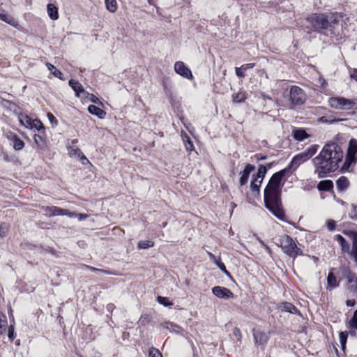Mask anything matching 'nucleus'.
I'll return each mask as SVG.
<instances>
[{"instance_id": "f257e3e1", "label": "nucleus", "mask_w": 357, "mask_h": 357, "mask_svg": "<svg viewBox=\"0 0 357 357\" xmlns=\"http://www.w3.org/2000/svg\"><path fill=\"white\" fill-rule=\"evenodd\" d=\"M291 167L275 173L270 178L264 190V203L266 207L280 220L284 218V211L280 208V183L283 177L290 171Z\"/></svg>"}, {"instance_id": "f03ea898", "label": "nucleus", "mask_w": 357, "mask_h": 357, "mask_svg": "<svg viewBox=\"0 0 357 357\" xmlns=\"http://www.w3.org/2000/svg\"><path fill=\"white\" fill-rule=\"evenodd\" d=\"M343 155L342 149L336 143L326 144L315 158L316 171L319 176L321 177V174L335 172L338 168Z\"/></svg>"}, {"instance_id": "7ed1b4c3", "label": "nucleus", "mask_w": 357, "mask_h": 357, "mask_svg": "<svg viewBox=\"0 0 357 357\" xmlns=\"http://www.w3.org/2000/svg\"><path fill=\"white\" fill-rule=\"evenodd\" d=\"M342 17V14L337 13L330 15L316 14L314 17V31L324 29L333 32Z\"/></svg>"}, {"instance_id": "20e7f679", "label": "nucleus", "mask_w": 357, "mask_h": 357, "mask_svg": "<svg viewBox=\"0 0 357 357\" xmlns=\"http://www.w3.org/2000/svg\"><path fill=\"white\" fill-rule=\"evenodd\" d=\"M356 104V102L354 100L344 97H332L328 99L329 106L335 109L350 110Z\"/></svg>"}, {"instance_id": "39448f33", "label": "nucleus", "mask_w": 357, "mask_h": 357, "mask_svg": "<svg viewBox=\"0 0 357 357\" xmlns=\"http://www.w3.org/2000/svg\"><path fill=\"white\" fill-rule=\"evenodd\" d=\"M279 244L284 253L290 257L297 255L298 248L293 239L288 235L281 236L279 238Z\"/></svg>"}, {"instance_id": "423d86ee", "label": "nucleus", "mask_w": 357, "mask_h": 357, "mask_svg": "<svg viewBox=\"0 0 357 357\" xmlns=\"http://www.w3.org/2000/svg\"><path fill=\"white\" fill-rule=\"evenodd\" d=\"M305 99L303 91L297 86H293L289 91V100L294 105H301Z\"/></svg>"}, {"instance_id": "0eeeda50", "label": "nucleus", "mask_w": 357, "mask_h": 357, "mask_svg": "<svg viewBox=\"0 0 357 357\" xmlns=\"http://www.w3.org/2000/svg\"><path fill=\"white\" fill-rule=\"evenodd\" d=\"M347 290L353 296L357 294V277L354 273L348 272L345 275Z\"/></svg>"}, {"instance_id": "6e6552de", "label": "nucleus", "mask_w": 357, "mask_h": 357, "mask_svg": "<svg viewBox=\"0 0 357 357\" xmlns=\"http://www.w3.org/2000/svg\"><path fill=\"white\" fill-rule=\"evenodd\" d=\"M312 157V148L309 147L306 151L302 152L296 155H295L289 166L291 168L294 166H298L302 162L309 160Z\"/></svg>"}, {"instance_id": "1a4fd4ad", "label": "nucleus", "mask_w": 357, "mask_h": 357, "mask_svg": "<svg viewBox=\"0 0 357 357\" xmlns=\"http://www.w3.org/2000/svg\"><path fill=\"white\" fill-rule=\"evenodd\" d=\"M174 70L182 77L192 79L193 78L191 70L185 66L183 62L177 61L174 64Z\"/></svg>"}, {"instance_id": "9d476101", "label": "nucleus", "mask_w": 357, "mask_h": 357, "mask_svg": "<svg viewBox=\"0 0 357 357\" xmlns=\"http://www.w3.org/2000/svg\"><path fill=\"white\" fill-rule=\"evenodd\" d=\"M252 335L254 337L255 344L261 345L262 347L266 345L269 339L268 335L265 332H262L255 328L252 330Z\"/></svg>"}, {"instance_id": "9b49d317", "label": "nucleus", "mask_w": 357, "mask_h": 357, "mask_svg": "<svg viewBox=\"0 0 357 357\" xmlns=\"http://www.w3.org/2000/svg\"><path fill=\"white\" fill-rule=\"evenodd\" d=\"M213 294L220 298H232L233 293L227 288L216 286L212 289Z\"/></svg>"}, {"instance_id": "f8f14e48", "label": "nucleus", "mask_w": 357, "mask_h": 357, "mask_svg": "<svg viewBox=\"0 0 357 357\" xmlns=\"http://www.w3.org/2000/svg\"><path fill=\"white\" fill-rule=\"evenodd\" d=\"M255 169V167L254 165L248 164L244 170L240 172L241 176L239 178V183L241 185H243L248 183L250 173Z\"/></svg>"}, {"instance_id": "ddd939ff", "label": "nucleus", "mask_w": 357, "mask_h": 357, "mask_svg": "<svg viewBox=\"0 0 357 357\" xmlns=\"http://www.w3.org/2000/svg\"><path fill=\"white\" fill-rule=\"evenodd\" d=\"M43 211L50 217L63 215V213L65 212L64 208L57 206H45L43 207Z\"/></svg>"}, {"instance_id": "4468645a", "label": "nucleus", "mask_w": 357, "mask_h": 357, "mask_svg": "<svg viewBox=\"0 0 357 357\" xmlns=\"http://www.w3.org/2000/svg\"><path fill=\"white\" fill-rule=\"evenodd\" d=\"M350 182L346 176H340L336 181L337 188L339 191L345 192L349 187Z\"/></svg>"}, {"instance_id": "2eb2a0df", "label": "nucleus", "mask_w": 357, "mask_h": 357, "mask_svg": "<svg viewBox=\"0 0 357 357\" xmlns=\"http://www.w3.org/2000/svg\"><path fill=\"white\" fill-rule=\"evenodd\" d=\"M333 188V182L331 180H323L317 184V189L319 191L329 192Z\"/></svg>"}, {"instance_id": "dca6fc26", "label": "nucleus", "mask_w": 357, "mask_h": 357, "mask_svg": "<svg viewBox=\"0 0 357 357\" xmlns=\"http://www.w3.org/2000/svg\"><path fill=\"white\" fill-rule=\"evenodd\" d=\"M347 155L357 158V140L356 139H351L349 141Z\"/></svg>"}, {"instance_id": "f3484780", "label": "nucleus", "mask_w": 357, "mask_h": 357, "mask_svg": "<svg viewBox=\"0 0 357 357\" xmlns=\"http://www.w3.org/2000/svg\"><path fill=\"white\" fill-rule=\"evenodd\" d=\"M88 111L89 113L96 115L99 119H103L106 115V112L104 110L93 105H91L88 107Z\"/></svg>"}, {"instance_id": "a211bd4d", "label": "nucleus", "mask_w": 357, "mask_h": 357, "mask_svg": "<svg viewBox=\"0 0 357 357\" xmlns=\"http://www.w3.org/2000/svg\"><path fill=\"white\" fill-rule=\"evenodd\" d=\"M0 20L12 26H15L17 24L15 19L6 13L2 8H0Z\"/></svg>"}, {"instance_id": "6ab92c4d", "label": "nucleus", "mask_w": 357, "mask_h": 357, "mask_svg": "<svg viewBox=\"0 0 357 357\" xmlns=\"http://www.w3.org/2000/svg\"><path fill=\"white\" fill-rule=\"evenodd\" d=\"M339 285V280L333 273H329L327 278V287L326 289L331 290Z\"/></svg>"}, {"instance_id": "aec40b11", "label": "nucleus", "mask_w": 357, "mask_h": 357, "mask_svg": "<svg viewBox=\"0 0 357 357\" xmlns=\"http://www.w3.org/2000/svg\"><path fill=\"white\" fill-rule=\"evenodd\" d=\"M18 119H19V121L21 123V125L24 126V127H26L27 128L32 129L31 124H32L33 120L29 116H28L26 114H20L18 116Z\"/></svg>"}, {"instance_id": "412c9836", "label": "nucleus", "mask_w": 357, "mask_h": 357, "mask_svg": "<svg viewBox=\"0 0 357 357\" xmlns=\"http://www.w3.org/2000/svg\"><path fill=\"white\" fill-rule=\"evenodd\" d=\"M47 10L48 15L52 20H56L59 18L58 8L54 4L49 3Z\"/></svg>"}, {"instance_id": "4be33fe9", "label": "nucleus", "mask_w": 357, "mask_h": 357, "mask_svg": "<svg viewBox=\"0 0 357 357\" xmlns=\"http://www.w3.org/2000/svg\"><path fill=\"white\" fill-rule=\"evenodd\" d=\"M356 162L357 158H353L347 155L344 164L342 167V169L343 171H348L352 165H354L356 163Z\"/></svg>"}, {"instance_id": "5701e85b", "label": "nucleus", "mask_w": 357, "mask_h": 357, "mask_svg": "<svg viewBox=\"0 0 357 357\" xmlns=\"http://www.w3.org/2000/svg\"><path fill=\"white\" fill-rule=\"evenodd\" d=\"M69 85L75 91V92L76 93V95L77 96H79L80 93L84 92V88L78 81H75L74 79H70L69 81Z\"/></svg>"}, {"instance_id": "b1692460", "label": "nucleus", "mask_w": 357, "mask_h": 357, "mask_svg": "<svg viewBox=\"0 0 357 357\" xmlns=\"http://www.w3.org/2000/svg\"><path fill=\"white\" fill-rule=\"evenodd\" d=\"M280 308L282 311L291 314H296L298 312L297 308L293 304L288 302L282 303L280 305Z\"/></svg>"}, {"instance_id": "393cba45", "label": "nucleus", "mask_w": 357, "mask_h": 357, "mask_svg": "<svg viewBox=\"0 0 357 357\" xmlns=\"http://www.w3.org/2000/svg\"><path fill=\"white\" fill-rule=\"evenodd\" d=\"M255 174L252 176V180L250 183V189L257 195L259 194V187L262 183L261 180H259L258 178H254Z\"/></svg>"}, {"instance_id": "a878e982", "label": "nucleus", "mask_w": 357, "mask_h": 357, "mask_svg": "<svg viewBox=\"0 0 357 357\" xmlns=\"http://www.w3.org/2000/svg\"><path fill=\"white\" fill-rule=\"evenodd\" d=\"M293 136L296 140L302 141L304 139L307 138L309 135H307L305 130L297 129L294 130Z\"/></svg>"}, {"instance_id": "bb28decb", "label": "nucleus", "mask_w": 357, "mask_h": 357, "mask_svg": "<svg viewBox=\"0 0 357 357\" xmlns=\"http://www.w3.org/2000/svg\"><path fill=\"white\" fill-rule=\"evenodd\" d=\"M82 266L92 271V272L102 273H105L107 275H117V273L115 272L107 271V270L99 269V268H97L89 266V265L83 264Z\"/></svg>"}, {"instance_id": "cd10ccee", "label": "nucleus", "mask_w": 357, "mask_h": 357, "mask_svg": "<svg viewBox=\"0 0 357 357\" xmlns=\"http://www.w3.org/2000/svg\"><path fill=\"white\" fill-rule=\"evenodd\" d=\"M335 239L342 246L344 252H348L349 250V245L346 242L345 239L340 234L335 236Z\"/></svg>"}, {"instance_id": "c85d7f7f", "label": "nucleus", "mask_w": 357, "mask_h": 357, "mask_svg": "<svg viewBox=\"0 0 357 357\" xmlns=\"http://www.w3.org/2000/svg\"><path fill=\"white\" fill-rule=\"evenodd\" d=\"M46 66L48 70L51 72L52 75H54V77H58L60 79H63L62 77L63 73L59 70H58L54 66L50 63H47Z\"/></svg>"}, {"instance_id": "c756f323", "label": "nucleus", "mask_w": 357, "mask_h": 357, "mask_svg": "<svg viewBox=\"0 0 357 357\" xmlns=\"http://www.w3.org/2000/svg\"><path fill=\"white\" fill-rule=\"evenodd\" d=\"M267 172V168L266 166L263 165H260L258 168V172L256 175H255L254 178H258L259 180L263 181L266 174Z\"/></svg>"}, {"instance_id": "7c9ffc66", "label": "nucleus", "mask_w": 357, "mask_h": 357, "mask_svg": "<svg viewBox=\"0 0 357 357\" xmlns=\"http://www.w3.org/2000/svg\"><path fill=\"white\" fill-rule=\"evenodd\" d=\"M7 326L8 323L6 316L0 312V335L6 332Z\"/></svg>"}, {"instance_id": "2f4dec72", "label": "nucleus", "mask_w": 357, "mask_h": 357, "mask_svg": "<svg viewBox=\"0 0 357 357\" xmlns=\"http://www.w3.org/2000/svg\"><path fill=\"white\" fill-rule=\"evenodd\" d=\"M24 146V142L20 139L18 137L15 136L13 138V148L17 150L20 151L22 149Z\"/></svg>"}, {"instance_id": "473e14b6", "label": "nucleus", "mask_w": 357, "mask_h": 357, "mask_svg": "<svg viewBox=\"0 0 357 357\" xmlns=\"http://www.w3.org/2000/svg\"><path fill=\"white\" fill-rule=\"evenodd\" d=\"M105 5L107 9L111 12L114 13L116 10V0H105Z\"/></svg>"}, {"instance_id": "72a5a7b5", "label": "nucleus", "mask_w": 357, "mask_h": 357, "mask_svg": "<svg viewBox=\"0 0 357 357\" xmlns=\"http://www.w3.org/2000/svg\"><path fill=\"white\" fill-rule=\"evenodd\" d=\"M352 239H353L352 253H353V256L355 259V261L357 263V233L352 234Z\"/></svg>"}, {"instance_id": "f704fd0d", "label": "nucleus", "mask_w": 357, "mask_h": 357, "mask_svg": "<svg viewBox=\"0 0 357 357\" xmlns=\"http://www.w3.org/2000/svg\"><path fill=\"white\" fill-rule=\"evenodd\" d=\"M33 139L39 148L43 149L45 147V142L40 135L35 134L33 136Z\"/></svg>"}, {"instance_id": "c9c22d12", "label": "nucleus", "mask_w": 357, "mask_h": 357, "mask_svg": "<svg viewBox=\"0 0 357 357\" xmlns=\"http://www.w3.org/2000/svg\"><path fill=\"white\" fill-rule=\"evenodd\" d=\"M233 101L235 102H241L246 99L244 92H238L233 95Z\"/></svg>"}, {"instance_id": "e433bc0d", "label": "nucleus", "mask_w": 357, "mask_h": 357, "mask_svg": "<svg viewBox=\"0 0 357 357\" xmlns=\"http://www.w3.org/2000/svg\"><path fill=\"white\" fill-rule=\"evenodd\" d=\"M154 245V243L152 241H140L138 243V247L140 249H146L152 248Z\"/></svg>"}, {"instance_id": "4c0bfd02", "label": "nucleus", "mask_w": 357, "mask_h": 357, "mask_svg": "<svg viewBox=\"0 0 357 357\" xmlns=\"http://www.w3.org/2000/svg\"><path fill=\"white\" fill-rule=\"evenodd\" d=\"M349 218L353 220H357V204H351L349 212Z\"/></svg>"}, {"instance_id": "58836bf2", "label": "nucleus", "mask_w": 357, "mask_h": 357, "mask_svg": "<svg viewBox=\"0 0 357 357\" xmlns=\"http://www.w3.org/2000/svg\"><path fill=\"white\" fill-rule=\"evenodd\" d=\"M340 342L341 344V347L342 349H344L347 340V332H340L339 334Z\"/></svg>"}, {"instance_id": "ea45409f", "label": "nucleus", "mask_w": 357, "mask_h": 357, "mask_svg": "<svg viewBox=\"0 0 357 357\" xmlns=\"http://www.w3.org/2000/svg\"><path fill=\"white\" fill-rule=\"evenodd\" d=\"M349 324L351 328L357 329V310L354 312L352 318L349 320Z\"/></svg>"}, {"instance_id": "a19ab883", "label": "nucleus", "mask_w": 357, "mask_h": 357, "mask_svg": "<svg viewBox=\"0 0 357 357\" xmlns=\"http://www.w3.org/2000/svg\"><path fill=\"white\" fill-rule=\"evenodd\" d=\"M8 231V225L5 222H2L0 225V236L4 237L6 236Z\"/></svg>"}, {"instance_id": "79ce46f5", "label": "nucleus", "mask_w": 357, "mask_h": 357, "mask_svg": "<svg viewBox=\"0 0 357 357\" xmlns=\"http://www.w3.org/2000/svg\"><path fill=\"white\" fill-rule=\"evenodd\" d=\"M157 301L160 304H162L165 306H171L173 305L172 303L169 302V300L167 297L159 296L157 297Z\"/></svg>"}, {"instance_id": "37998d69", "label": "nucleus", "mask_w": 357, "mask_h": 357, "mask_svg": "<svg viewBox=\"0 0 357 357\" xmlns=\"http://www.w3.org/2000/svg\"><path fill=\"white\" fill-rule=\"evenodd\" d=\"M185 139H183L184 142H185V149L187 151H192L194 149V146H193V144L192 142V141H190V137H188V136H185Z\"/></svg>"}, {"instance_id": "c03bdc74", "label": "nucleus", "mask_w": 357, "mask_h": 357, "mask_svg": "<svg viewBox=\"0 0 357 357\" xmlns=\"http://www.w3.org/2000/svg\"><path fill=\"white\" fill-rule=\"evenodd\" d=\"M215 264L226 275L231 277L230 273L226 269L225 264L222 261H220V260H216Z\"/></svg>"}, {"instance_id": "a18cd8bd", "label": "nucleus", "mask_w": 357, "mask_h": 357, "mask_svg": "<svg viewBox=\"0 0 357 357\" xmlns=\"http://www.w3.org/2000/svg\"><path fill=\"white\" fill-rule=\"evenodd\" d=\"M31 126L32 128H36L38 130H40L44 128L42 122L38 119L33 120Z\"/></svg>"}, {"instance_id": "49530a36", "label": "nucleus", "mask_w": 357, "mask_h": 357, "mask_svg": "<svg viewBox=\"0 0 357 357\" xmlns=\"http://www.w3.org/2000/svg\"><path fill=\"white\" fill-rule=\"evenodd\" d=\"M149 357H162L161 353L156 349L152 348L149 352Z\"/></svg>"}, {"instance_id": "de8ad7c7", "label": "nucleus", "mask_w": 357, "mask_h": 357, "mask_svg": "<svg viewBox=\"0 0 357 357\" xmlns=\"http://www.w3.org/2000/svg\"><path fill=\"white\" fill-rule=\"evenodd\" d=\"M233 335H234V336H235L237 338L238 341H239V342L241 341L242 335H241V331L238 328L236 327L234 329Z\"/></svg>"}, {"instance_id": "09e8293b", "label": "nucleus", "mask_w": 357, "mask_h": 357, "mask_svg": "<svg viewBox=\"0 0 357 357\" xmlns=\"http://www.w3.org/2000/svg\"><path fill=\"white\" fill-rule=\"evenodd\" d=\"M8 337L11 341L13 340V339H14V326H13V325H10L8 328Z\"/></svg>"}, {"instance_id": "8fccbe9b", "label": "nucleus", "mask_w": 357, "mask_h": 357, "mask_svg": "<svg viewBox=\"0 0 357 357\" xmlns=\"http://www.w3.org/2000/svg\"><path fill=\"white\" fill-rule=\"evenodd\" d=\"M69 154L73 156V155H81L82 154V151L79 149L78 148H72L70 151H69Z\"/></svg>"}, {"instance_id": "3c124183", "label": "nucleus", "mask_w": 357, "mask_h": 357, "mask_svg": "<svg viewBox=\"0 0 357 357\" xmlns=\"http://www.w3.org/2000/svg\"><path fill=\"white\" fill-rule=\"evenodd\" d=\"M47 117L52 125H57V120L52 113H47Z\"/></svg>"}, {"instance_id": "603ef678", "label": "nucleus", "mask_w": 357, "mask_h": 357, "mask_svg": "<svg viewBox=\"0 0 357 357\" xmlns=\"http://www.w3.org/2000/svg\"><path fill=\"white\" fill-rule=\"evenodd\" d=\"M244 71L245 70H243L241 66L240 68H236V74L239 77H245V75L244 73Z\"/></svg>"}, {"instance_id": "864d4df0", "label": "nucleus", "mask_w": 357, "mask_h": 357, "mask_svg": "<svg viewBox=\"0 0 357 357\" xmlns=\"http://www.w3.org/2000/svg\"><path fill=\"white\" fill-rule=\"evenodd\" d=\"M64 211L63 215H67L69 218H77V213L75 212H70L68 209H64Z\"/></svg>"}, {"instance_id": "5fc2aeb1", "label": "nucleus", "mask_w": 357, "mask_h": 357, "mask_svg": "<svg viewBox=\"0 0 357 357\" xmlns=\"http://www.w3.org/2000/svg\"><path fill=\"white\" fill-rule=\"evenodd\" d=\"M327 227L330 231L334 230L335 229V222L334 220H328L327 222Z\"/></svg>"}, {"instance_id": "6e6d98bb", "label": "nucleus", "mask_w": 357, "mask_h": 357, "mask_svg": "<svg viewBox=\"0 0 357 357\" xmlns=\"http://www.w3.org/2000/svg\"><path fill=\"white\" fill-rule=\"evenodd\" d=\"M80 160L82 162L84 165L85 164H90L89 160L86 158V157L84 155V153L82 152L81 155H77Z\"/></svg>"}, {"instance_id": "4d7b16f0", "label": "nucleus", "mask_w": 357, "mask_h": 357, "mask_svg": "<svg viewBox=\"0 0 357 357\" xmlns=\"http://www.w3.org/2000/svg\"><path fill=\"white\" fill-rule=\"evenodd\" d=\"M318 84H319V86L321 87H325L326 85V82L325 81L324 79H323L322 77H320L319 79H318Z\"/></svg>"}, {"instance_id": "13d9d810", "label": "nucleus", "mask_w": 357, "mask_h": 357, "mask_svg": "<svg viewBox=\"0 0 357 357\" xmlns=\"http://www.w3.org/2000/svg\"><path fill=\"white\" fill-rule=\"evenodd\" d=\"M88 216L89 215L87 214L77 213V218H78L79 220L82 221L86 219Z\"/></svg>"}, {"instance_id": "bf43d9fd", "label": "nucleus", "mask_w": 357, "mask_h": 357, "mask_svg": "<svg viewBox=\"0 0 357 357\" xmlns=\"http://www.w3.org/2000/svg\"><path fill=\"white\" fill-rule=\"evenodd\" d=\"M254 66H255L254 63H248V64H245V65L241 66V67L243 69V70L245 71V70H247L249 68H253Z\"/></svg>"}, {"instance_id": "052dcab7", "label": "nucleus", "mask_w": 357, "mask_h": 357, "mask_svg": "<svg viewBox=\"0 0 357 357\" xmlns=\"http://www.w3.org/2000/svg\"><path fill=\"white\" fill-rule=\"evenodd\" d=\"M356 304V301L354 299H348L347 301H346V305L347 306H354Z\"/></svg>"}, {"instance_id": "680f3d73", "label": "nucleus", "mask_w": 357, "mask_h": 357, "mask_svg": "<svg viewBox=\"0 0 357 357\" xmlns=\"http://www.w3.org/2000/svg\"><path fill=\"white\" fill-rule=\"evenodd\" d=\"M350 76L351 78L357 81V69L352 70V71L350 73Z\"/></svg>"}, {"instance_id": "e2e57ef3", "label": "nucleus", "mask_w": 357, "mask_h": 357, "mask_svg": "<svg viewBox=\"0 0 357 357\" xmlns=\"http://www.w3.org/2000/svg\"><path fill=\"white\" fill-rule=\"evenodd\" d=\"M266 156H261L260 157L258 160H266Z\"/></svg>"}, {"instance_id": "0e129e2a", "label": "nucleus", "mask_w": 357, "mask_h": 357, "mask_svg": "<svg viewBox=\"0 0 357 357\" xmlns=\"http://www.w3.org/2000/svg\"><path fill=\"white\" fill-rule=\"evenodd\" d=\"M271 166H272V163H269V164H268V165H267V167H268V168H270Z\"/></svg>"}, {"instance_id": "69168bd1", "label": "nucleus", "mask_w": 357, "mask_h": 357, "mask_svg": "<svg viewBox=\"0 0 357 357\" xmlns=\"http://www.w3.org/2000/svg\"><path fill=\"white\" fill-rule=\"evenodd\" d=\"M318 121H320V122H321V121H323V118H319V119H318Z\"/></svg>"}, {"instance_id": "338daca9", "label": "nucleus", "mask_w": 357, "mask_h": 357, "mask_svg": "<svg viewBox=\"0 0 357 357\" xmlns=\"http://www.w3.org/2000/svg\"><path fill=\"white\" fill-rule=\"evenodd\" d=\"M77 139H74V140H73V144H74V143H76V142H77Z\"/></svg>"}, {"instance_id": "774afa93", "label": "nucleus", "mask_w": 357, "mask_h": 357, "mask_svg": "<svg viewBox=\"0 0 357 357\" xmlns=\"http://www.w3.org/2000/svg\"><path fill=\"white\" fill-rule=\"evenodd\" d=\"M93 102H96V100H95V98H93V100H92Z\"/></svg>"}]
</instances>
